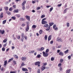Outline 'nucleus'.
<instances>
[{
  "mask_svg": "<svg viewBox=\"0 0 73 73\" xmlns=\"http://www.w3.org/2000/svg\"><path fill=\"white\" fill-rule=\"evenodd\" d=\"M42 53H43V56L44 57H48V55L49 54H48V53H46V52H45L44 51H43L42 52Z\"/></svg>",
  "mask_w": 73,
  "mask_h": 73,
  "instance_id": "nucleus-1",
  "label": "nucleus"
},
{
  "mask_svg": "<svg viewBox=\"0 0 73 73\" xmlns=\"http://www.w3.org/2000/svg\"><path fill=\"white\" fill-rule=\"evenodd\" d=\"M40 62H37L35 63V65H38V66H40Z\"/></svg>",
  "mask_w": 73,
  "mask_h": 73,
  "instance_id": "nucleus-2",
  "label": "nucleus"
},
{
  "mask_svg": "<svg viewBox=\"0 0 73 73\" xmlns=\"http://www.w3.org/2000/svg\"><path fill=\"white\" fill-rule=\"evenodd\" d=\"M44 49V48L43 47H41L40 48H38L37 50L41 52V51H42V50H43Z\"/></svg>",
  "mask_w": 73,
  "mask_h": 73,
  "instance_id": "nucleus-3",
  "label": "nucleus"
},
{
  "mask_svg": "<svg viewBox=\"0 0 73 73\" xmlns=\"http://www.w3.org/2000/svg\"><path fill=\"white\" fill-rule=\"evenodd\" d=\"M26 58H27L25 57H22L21 58V60L23 61H25L26 60Z\"/></svg>",
  "mask_w": 73,
  "mask_h": 73,
  "instance_id": "nucleus-4",
  "label": "nucleus"
},
{
  "mask_svg": "<svg viewBox=\"0 0 73 73\" xmlns=\"http://www.w3.org/2000/svg\"><path fill=\"white\" fill-rule=\"evenodd\" d=\"M22 70L23 71H24L25 72L26 71H28V69H27L24 68H22Z\"/></svg>",
  "mask_w": 73,
  "mask_h": 73,
  "instance_id": "nucleus-5",
  "label": "nucleus"
},
{
  "mask_svg": "<svg viewBox=\"0 0 73 73\" xmlns=\"http://www.w3.org/2000/svg\"><path fill=\"white\" fill-rule=\"evenodd\" d=\"M56 41L58 42H62V41H61V38H57Z\"/></svg>",
  "mask_w": 73,
  "mask_h": 73,
  "instance_id": "nucleus-6",
  "label": "nucleus"
},
{
  "mask_svg": "<svg viewBox=\"0 0 73 73\" xmlns=\"http://www.w3.org/2000/svg\"><path fill=\"white\" fill-rule=\"evenodd\" d=\"M26 18L28 21H30V17L29 16L26 15Z\"/></svg>",
  "mask_w": 73,
  "mask_h": 73,
  "instance_id": "nucleus-7",
  "label": "nucleus"
},
{
  "mask_svg": "<svg viewBox=\"0 0 73 73\" xmlns=\"http://www.w3.org/2000/svg\"><path fill=\"white\" fill-rule=\"evenodd\" d=\"M46 68H47L46 67H45L44 66H42L41 70L42 71H43Z\"/></svg>",
  "mask_w": 73,
  "mask_h": 73,
  "instance_id": "nucleus-8",
  "label": "nucleus"
},
{
  "mask_svg": "<svg viewBox=\"0 0 73 73\" xmlns=\"http://www.w3.org/2000/svg\"><path fill=\"white\" fill-rule=\"evenodd\" d=\"M26 3H27V1H24L22 4V6H25V4Z\"/></svg>",
  "mask_w": 73,
  "mask_h": 73,
  "instance_id": "nucleus-9",
  "label": "nucleus"
},
{
  "mask_svg": "<svg viewBox=\"0 0 73 73\" xmlns=\"http://www.w3.org/2000/svg\"><path fill=\"white\" fill-rule=\"evenodd\" d=\"M21 36L23 39H24V38H25V36L24 35V33H22L21 34Z\"/></svg>",
  "mask_w": 73,
  "mask_h": 73,
  "instance_id": "nucleus-10",
  "label": "nucleus"
},
{
  "mask_svg": "<svg viewBox=\"0 0 73 73\" xmlns=\"http://www.w3.org/2000/svg\"><path fill=\"white\" fill-rule=\"evenodd\" d=\"M47 22L46 21L42 20V24H47Z\"/></svg>",
  "mask_w": 73,
  "mask_h": 73,
  "instance_id": "nucleus-11",
  "label": "nucleus"
},
{
  "mask_svg": "<svg viewBox=\"0 0 73 73\" xmlns=\"http://www.w3.org/2000/svg\"><path fill=\"white\" fill-rule=\"evenodd\" d=\"M29 29V25H28L26 29V31L27 32H28Z\"/></svg>",
  "mask_w": 73,
  "mask_h": 73,
  "instance_id": "nucleus-12",
  "label": "nucleus"
},
{
  "mask_svg": "<svg viewBox=\"0 0 73 73\" xmlns=\"http://www.w3.org/2000/svg\"><path fill=\"white\" fill-rule=\"evenodd\" d=\"M49 27V25L48 24H46L44 25L43 26V27L45 28H48Z\"/></svg>",
  "mask_w": 73,
  "mask_h": 73,
  "instance_id": "nucleus-13",
  "label": "nucleus"
},
{
  "mask_svg": "<svg viewBox=\"0 0 73 73\" xmlns=\"http://www.w3.org/2000/svg\"><path fill=\"white\" fill-rule=\"evenodd\" d=\"M7 65V61L6 60L4 62V66H5Z\"/></svg>",
  "mask_w": 73,
  "mask_h": 73,
  "instance_id": "nucleus-14",
  "label": "nucleus"
},
{
  "mask_svg": "<svg viewBox=\"0 0 73 73\" xmlns=\"http://www.w3.org/2000/svg\"><path fill=\"white\" fill-rule=\"evenodd\" d=\"M50 26H49V27L47 29H46V31H49V30H50Z\"/></svg>",
  "mask_w": 73,
  "mask_h": 73,
  "instance_id": "nucleus-15",
  "label": "nucleus"
},
{
  "mask_svg": "<svg viewBox=\"0 0 73 73\" xmlns=\"http://www.w3.org/2000/svg\"><path fill=\"white\" fill-rule=\"evenodd\" d=\"M71 70L69 69L68 70H67L66 71V73H69L70 72Z\"/></svg>",
  "mask_w": 73,
  "mask_h": 73,
  "instance_id": "nucleus-16",
  "label": "nucleus"
},
{
  "mask_svg": "<svg viewBox=\"0 0 73 73\" xmlns=\"http://www.w3.org/2000/svg\"><path fill=\"white\" fill-rule=\"evenodd\" d=\"M14 13H18L19 12V9H17L14 11Z\"/></svg>",
  "mask_w": 73,
  "mask_h": 73,
  "instance_id": "nucleus-17",
  "label": "nucleus"
},
{
  "mask_svg": "<svg viewBox=\"0 0 73 73\" xmlns=\"http://www.w3.org/2000/svg\"><path fill=\"white\" fill-rule=\"evenodd\" d=\"M59 54L60 56H64V53L62 52H60L59 53Z\"/></svg>",
  "mask_w": 73,
  "mask_h": 73,
  "instance_id": "nucleus-18",
  "label": "nucleus"
},
{
  "mask_svg": "<svg viewBox=\"0 0 73 73\" xmlns=\"http://www.w3.org/2000/svg\"><path fill=\"white\" fill-rule=\"evenodd\" d=\"M68 9V8L66 9L63 12V13H66V11H67V10Z\"/></svg>",
  "mask_w": 73,
  "mask_h": 73,
  "instance_id": "nucleus-19",
  "label": "nucleus"
},
{
  "mask_svg": "<svg viewBox=\"0 0 73 73\" xmlns=\"http://www.w3.org/2000/svg\"><path fill=\"white\" fill-rule=\"evenodd\" d=\"M51 39V35H50L48 38V41H49V40H50Z\"/></svg>",
  "mask_w": 73,
  "mask_h": 73,
  "instance_id": "nucleus-20",
  "label": "nucleus"
},
{
  "mask_svg": "<svg viewBox=\"0 0 73 73\" xmlns=\"http://www.w3.org/2000/svg\"><path fill=\"white\" fill-rule=\"evenodd\" d=\"M37 27V26L35 25H33L32 26V28H33L34 29H35Z\"/></svg>",
  "mask_w": 73,
  "mask_h": 73,
  "instance_id": "nucleus-21",
  "label": "nucleus"
},
{
  "mask_svg": "<svg viewBox=\"0 0 73 73\" xmlns=\"http://www.w3.org/2000/svg\"><path fill=\"white\" fill-rule=\"evenodd\" d=\"M7 21L6 20H5L4 21H3L2 22L3 24H5V23H6V22Z\"/></svg>",
  "mask_w": 73,
  "mask_h": 73,
  "instance_id": "nucleus-22",
  "label": "nucleus"
},
{
  "mask_svg": "<svg viewBox=\"0 0 73 73\" xmlns=\"http://www.w3.org/2000/svg\"><path fill=\"white\" fill-rule=\"evenodd\" d=\"M6 13L8 15H11V12L8 11H6Z\"/></svg>",
  "mask_w": 73,
  "mask_h": 73,
  "instance_id": "nucleus-23",
  "label": "nucleus"
},
{
  "mask_svg": "<svg viewBox=\"0 0 73 73\" xmlns=\"http://www.w3.org/2000/svg\"><path fill=\"white\" fill-rule=\"evenodd\" d=\"M3 13H2L0 15L1 18H3Z\"/></svg>",
  "mask_w": 73,
  "mask_h": 73,
  "instance_id": "nucleus-24",
  "label": "nucleus"
},
{
  "mask_svg": "<svg viewBox=\"0 0 73 73\" xmlns=\"http://www.w3.org/2000/svg\"><path fill=\"white\" fill-rule=\"evenodd\" d=\"M48 38V36H47V35H46L44 36V38L45 40H47V38Z\"/></svg>",
  "mask_w": 73,
  "mask_h": 73,
  "instance_id": "nucleus-25",
  "label": "nucleus"
},
{
  "mask_svg": "<svg viewBox=\"0 0 73 73\" xmlns=\"http://www.w3.org/2000/svg\"><path fill=\"white\" fill-rule=\"evenodd\" d=\"M15 16L17 17H20V14H17Z\"/></svg>",
  "mask_w": 73,
  "mask_h": 73,
  "instance_id": "nucleus-26",
  "label": "nucleus"
},
{
  "mask_svg": "<svg viewBox=\"0 0 73 73\" xmlns=\"http://www.w3.org/2000/svg\"><path fill=\"white\" fill-rule=\"evenodd\" d=\"M49 24H50V26L51 27V26H52V25H53V24H54V23H49Z\"/></svg>",
  "mask_w": 73,
  "mask_h": 73,
  "instance_id": "nucleus-27",
  "label": "nucleus"
},
{
  "mask_svg": "<svg viewBox=\"0 0 73 73\" xmlns=\"http://www.w3.org/2000/svg\"><path fill=\"white\" fill-rule=\"evenodd\" d=\"M3 42H6L7 41V39H5L3 40Z\"/></svg>",
  "mask_w": 73,
  "mask_h": 73,
  "instance_id": "nucleus-28",
  "label": "nucleus"
},
{
  "mask_svg": "<svg viewBox=\"0 0 73 73\" xmlns=\"http://www.w3.org/2000/svg\"><path fill=\"white\" fill-rule=\"evenodd\" d=\"M45 17V15H42L41 17L42 19L43 18H44V17Z\"/></svg>",
  "mask_w": 73,
  "mask_h": 73,
  "instance_id": "nucleus-29",
  "label": "nucleus"
},
{
  "mask_svg": "<svg viewBox=\"0 0 73 73\" xmlns=\"http://www.w3.org/2000/svg\"><path fill=\"white\" fill-rule=\"evenodd\" d=\"M5 47H3L2 49V51H5Z\"/></svg>",
  "mask_w": 73,
  "mask_h": 73,
  "instance_id": "nucleus-30",
  "label": "nucleus"
},
{
  "mask_svg": "<svg viewBox=\"0 0 73 73\" xmlns=\"http://www.w3.org/2000/svg\"><path fill=\"white\" fill-rule=\"evenodd\" d=\"M49 49L48 48L45 51L46 53H48V52H49Z\"/></svg>",
  "mask_w": 73,
  "mask_h": 73,
  "instance_id": "nucleus-31",
  "label": "nucleus"
},
{
  "mask_svg": "<svg viewBox=\"0 0 73 73\" xmlns=\"http://www.w3.org/2000/svg\"><path fill=\"white\" fill-rule=\"evenodd\" d=\"M4 32H5V31H4V30H2L1 32V33L2 34H4Z\"/></svg>",
  "mask_w": 73,
  "mask_h": 73,
  "instance_id": "nucleus-32",
  "label": "nucleus"
},
{
  "mask_svg": "<svg viewBox=\"0 0 73 73\" xmlns=\"http://www.w3.org/2000/svg\"><path fill=\"white\" fill-rule=\"evenodd\" d=\"M11 19H12L13 20H15L16 19V17H11Z\"/></svg>",
  "mask_w": 73,
  "mask_h": 73,
  "instance_id": "nucleus-33",
  "label": "nucleus"
},
{
  "mask_svg": "<svg viewBox=\"0 0 73 73\" xmlns=\"http://www.w3.org/2000/svg\"><path fill=\"white\" fill-rule=\"evenodd\" d=\"M42 30H40L39 31V34L41 35V34H42Z\"/></svg>",
  "mask_w": 73,
  "mask_h": 73,
  "instance_id": "nucleus-34",
  "label": "nucleus"
},
{
  "mask_svg": "<svg viewBox=\"0 0 73 73\" xmlns=\"http://www.w3.org/2000/svg\"><path fill=\"white\" fill-rule=\"evenodd\" d=\"M70 25V24H69V23H67V27H69Z\"/></svg>",
  "mask_w": 73,
  "mask_h": 73,
  "instance_id": "nucleus-35",
  "label": "nucleus"
},
{
  "mask_svg": "<svg viewBox=\"0 0 73 73\" xmlns=\"http://www.w3.org/2000/svg\"><path fill=\"white\" fill-rule=\"evenodd\" d=\"M14 56L16 58H18V56L17 55H14Z\"/></svg>",
  "mask_w": 73,
  "mask_h": 73,
  "instance_id": "nucleus-36",
  "label": "nucleus"
},
{
  "mask_svg": "<svg viewBox=\"0 0 73 73\" xmlns=\"http://www.w3.org/2000/svg\"><path fill=\"white\" fill-rule=\"evenodd\" d=\"M54 60V58L53 57H51V61H53Z\"/></svg>",
  "mask_w": 73,
  "mask_h": 73,
  "instance_id": "nucleus-37",
  "label": "nucleus"
},
{
  "mask_svg": "<svg viewBox=\"0 0 73 73\" xmlns=\"http://www.w3.org/2000/svg\"><path fill=\"white\" fill-rule=\"evenodd\" d=\"M56 27V25L55 24L53 25V29H54Z\"/></svg>",
  "mask_w": 73,
  "mask_h": 73,
  "instance_id": "nucleus-38",
  "label": "nucleus"
},
{
  "mask_svg": "<svg viewBox=\"0 0 73 73\" xmlns=\"http://www.w3.org/2000/svg\"><path fill=\"white\" fill-rule=\"evenodd\" d=\"M53 7L51 8L50 9V12H52V11L53 10Z\"/></svg>",
  "mask_w": 73,
  "mask_h": 73,
  "instance_id": "nucleus-39",
  "label": "nucleus"
},
{
  "mask_svg": "<svg viewBox=\"0 0 73 73\" xmlns=\"http://www.w3.org/2000/svg\"><path fill=\"white\" fill-rule=\"evenodd\" d=\"M13 60V59L11 58L9 60V61H8V62H11V61H12Z\"/></svg>",
  "mask_w": 73,
  "mask_h": 73,
  "instance_id": "nucleus-40",
  "label": "nucleus"
},
{
  "mask_svg": "<svg viewBox=\"0 0 73 73\" xmlns=\"http://www.w3.org/2000/svg\"><path fill=\"white\" fill-rule=\"evenodd\" d=\"M68 51H69V50H66V51L64 52V53H68Z\"/></svg>",
  "mask_w": 73,
  "mask_h": 73,
  "instance_id": "nucleus-41",
  "label": "nucleus"
},
{
  "mask_svg": "<svg viewBox=\"0 0 73 73\" xmlns=\"http://www.w3.org/2000/svg\"><path fill=\"white\" fill-rule=\"evenodd\" d=\"M55 31H58V28L56 27L54 29Z\"/></svg>",
  "mask_w": 73,
  "mask_h": 73,
  "instance_id": "nucleus-42",
  "label": "nucleus"
},
{
  "mask_svg": "<svg viewBox=\"0 0 73 73\" xmlns=\"http://www.w3.org/2000/svg\"><path fill=\"white\" fill-rule=\"evenodd\" d=\"M7 45V43H6V44H3V46H4V47H5Z\"/></svg>",
  "mask_w": 73,
  "mask_h": 73,
  "instance_id": "nucleus-43",
  "label": "nucleus"
},
{
  "mask_svg": "<svg viewBox=\"0 0 73 73\" xmlns=\"http://www.w3.org/2000/svg\"><path fill=\"white\" fill-rule=\"evenodd\" d=\"M63 61V59H61L60 60V62L61 63H62Z\"/></svg>",
  "mask_w": 73,
  "mask_h": 73,
  "instance_id": "nucleus-44",
  "label": "nucleus"
},
{
  "mask_svg": "<svg viewBox=\"0 0 73 73\" xmlns=\"http://www.w3.org/2000/svg\"><path fill=\"white\" fill-rule=\"evenodd\" d=\"M17 38L18 39H20V36L19 35L17 36Z\"/></svg>",
  "mask_w": 73,
  "mask_h": 73,
  "instance_id": "nucleus-45",
  "label": "nucleus"
},
{
  "mask_svg": "<svg viewBox=\"0 0 73 73\" xmlns=\"http://www.w3.org/2000/svg\"><path fill=\"white\" fill-rule=\"evenodd\" d=\"M22 9L24 10L25 9V6H22Z\"/></svg>",
  "mask_w": 73,
  "mask_h": 73,
  "instance_id": "nucleus-46",
  "label": "nucleus"
},
{
  "mask_svg": "<svg viewBox=\"0 0 73 73\" xmlns=\"http://www.w3.org/2000/svg\"><path fill=\"white\" fill-rule=\"evenodd\" d=\"M25 24L24 23H23L22 25L21 26H22V27H24L25 26Z\"/></svg>",
  "mask_w": 73,
  "mask_h": 73,
  "instance_id": "nucleus-47",
  "label": "nucleus"
},
{
  "mask_svg": "<svg viewBox=\"0 0 73 73\" xmlns=\"http://www.w3.org/2000/svg\"><path fill=\"white\" fill-rule=\"evenodd\" d=\"M38 58H40L41 57V55L40 54H39L37 56Z\"/></svg>",
  "mask_w": 73,
  "mask_h": 73,
  "instance_id": "nucleus-48",
  "label": "nucleus"
},
{
  "mask_svg": "<svg viewBox=\"0 0 73 73\" xmlns=\"http://www.w3.org/2000/svg\"><path fill=\"white\" fill-rule=\"evenodd\" d=\"M47 65V63H45L42 66H46V65Z\"/></svg>",
  "mask_w": 73,
  "mask_h": 73,
  "instance_id": "nucleus-49",
  "label": "nucleus"
},
{
  "mask_svg": "<svg viewBox=\"0 0 73 73\" xmlns=\"http://www.w3.org/2000/svg\"><path fill=\"white\" fill-rule=\"evenodd\" d=\"M41 9V7H38L36 8L37 10H38V9Z\"/></svg>",
  "mask_w": 73,
  "mask_h": 73,
  "instance_id": "nucleus-50",
  "label": "nucleus"
},
{
  "mask_svg": "<svg viewBox=\"0 0 73 73\" xmlns=\"http://www.w3.org/2000/svg\"><path fill=\"white\" fill-rule=\"evenodd\" d=\"M53 40H52L50 41V44H53Z\"/></svg>",
  "mask_w": 73,
  "mask_h": 73,
  "instance_id": "nucleus-51",
  "label": "nucleus"
},
{
  "mask_svg": "<svg viewBox=\"0 0 73 73\" xmlns=\"http://www.w3.org/2000/svg\"><path fill=\"white\" fill-rule=\"evenodd\" d=\"M5 10H6V11H8V7H6L5 9Z\"/></svg>",
  "mask_w": 73,
  "mask_h": 73,
  "instance_id": "nucleus-52",
  "label": "nucleus"
},
{
  "mask_svg": "<svg viewBox=\"0 0 73 73\" xmlns=\"http://www.w3.org/2000/svg\"><path fill=\"white\" fill-rule=\"evenodd\" d=\"M13 62L15 65H16V62L15 61H13Z\"/></svg>",
  "mask_w": 73,
  "mask_h": 73,
  "instance_id": "nucleus-53",
  "label": "nucleus"
},
{
  "mask_svg": "<svg viewBox=\"0 0 73 73\" xmlns=\"http://www.w3.org/2000/svg\"><path fill=\"white\" fill-rule=\"evenodd\" d=\"M38 73H40V69H38Z\"/></svg>",
  "mask_w": 73,
  "mask_h": 73,
  "instance_id": "nucleus-54",
  "label": "nucleus"
},
{
  "mask_svg": "<svg viewBox=\"0 0 73 73\" xmlns=\"http://www.w3.org/2000/svg\"><path fill=\"white\" fill-rule=\"evenodd\" d=\"M68 58L69 59H70L71 58V56H68Z\"/></svg>",
  "mask_w": 73,
  "mask_h": 73,
  "instance_id": "nucleus-55",
  "label": "nucleus"
},
{
  "mask_svg": "<svg viewBox=\"0 0 73 73\" xmlns=\"http://www.w3.org/2000/svg\"><path fill=\"white\" fill-rule=\"evenodd\" d=\"M61 45L58 46V48H61Z\"/></svg>",
  "mask_w": 73,
  "mask_h": 73,
  "instance_id": "nucleus-56",
  "label": "nucleus"
},
{
  "mask_svg": "<svg viewBox=\"0 0 73 73\" xmlns=\"http://www.w3.org/2000/svg\"><path fill=\"white\" fill-rule=\"evenodd\" d=\"M62 5V4H60L59 5H58V7H61V5Z\"/></svg>",
  "mask_w": 73,
  "mask_h": 73,
  "instance_id": "nucleus-57",
  "label": "nucleus"
},
{
  "mask_svg": "<svg viewBox=\"0 0 73 73\" xmlns=\"http://www.w3.org/2000/svg\"><path fill=\"white\" fill-rule=\"evenodd\" d=\"M10 73H16V72H15V71H11L10 72Z\"/></svg>",
  "mask_w": 73,
  "mask_h": 73,
  "instance_id": "nucleus-58",
  "label": "nucleus"
},
{
  "mask_svg": "<svg viewBox=\"0 0 73 73\" xmlns=\"http://www.w3.org/2000/svg\"><path fill=\"white\" fill-rule=\"evenodd\" d=\"M60 71H62V68L61 67H60Z\"/></svg>",
  "mask_w": 73,
  "mask_h": 73,
  "instance_id": "nucleus-59",
  "label": "nucleus"
},
{
  "mask_svg": "<svg viewBox=\"0 0 73 73\" xmlns=\"http://www.w3.org/2000/svg\"><path fill=\"white\" fill-rule=\"evenodd\" d=\"M32 3L33 4H35V3H36V1H33L32 2Z\"/></svg>",
  "mask_w": 73,
  "mask_h": 73,
  "instance_id": "nucleus-60",
  "label": "nucleus"
},
{
  "mask_svg": "<svg viewBox=\"0 0 73 73\" xmlns=\"http://www.w3.org/2000/svg\"><path fill=\"white\" fill-rule=\"evenodd\" d=\"M46 7L47 8H49V7H51V6H48V5H47L46 6Z\"/></svg>",
  "mask_w": 73,
  "mask_h": 73,
  "instance_id": "nucleus-61",
  "label": "nucleus"
},
{
  "mask_svg": "<svg viewBox=\"0 0 73 73\" xmlns=\"http://www.w3.org/2000/svg\"><path fill=\"white\" fill-rule=\"evenodd\" d=\"M27 26H28V25L29 26V25H29V22H27Z\"/></svg>",
  "mask_w": 73,
  "mask_h": 73,
  "instance_id": "nucleus-62",
  "label": "nucleus"
},
{
  "mask_svg": "<svg viewBox=\"0 0 73 73\" xmlns=\"http://www.w3.org/2000/svg\"><path fill=\"white\" fill-rule=\"evenodd\" d=\"M61 65H62L61 63L59 64H58V66H61Z\"/></svg>",
  "mask_w": 73,
  "mask_h": 73,
  "instance_id": "nucleus-63",
  "label": "nucleus"
},
{
  "mask_svg": "<svg viewBox=\"0 0 73 73\" xmlns=\"http://www.w3.org/2000/svg\"><path fill=\"white\" fill-rule=\"evenodd\" d=\"M32 12H33V13H35V11L34 10H33L32 11Z\"/></svg>",
  "mask_w": 73,
  "mask_h": 73,
  "instance_id": "nucleus-64",
  "label": "nucleus"
}]
</instances>
